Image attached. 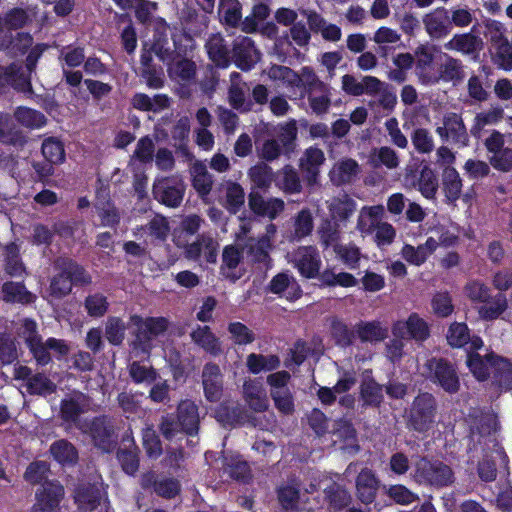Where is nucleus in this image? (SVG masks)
Here are the masks:
<instances>
[{"mask_svg": "<svg viewBox=\"0 0 512 512\" xmlns=\"http://www.w3.org/2000/svg\"><path fill=\"white\" fill-rule=\"evenodd\" d=\"M479 41L477 37L466 33L455 35L451 40L445 43L444 47L447 50H454L463 54L474 53L478 48Z\"/></svg>", "mask_w": 512, "mask_h": 512, "instance_id": "51", "label": "nucleus"}, {"mask_svg": "<svg viewBox=\"0 0 512 512\" xmlns=\"http://www.w3.org/2000/svg\"><path fill=\"white\" fill-rule=\"evenodd\" d=\"M326 203L331 220L338 223L346 222L354 214L357 207L356 202L347 194L333 197Z\"/></svg>", "mask_w": 512, "mask_h": 512, "instance_id": "24", "label": "nucleus"}, {"mask_svg": "<svg viewBox=\"0 0 512 512\" xmlns=\"http://www.w3.org/2000/svg\"><path fill=\"white\" fill-rule=\"evenodd\" d=\"M507 308L505 296L499 294L490 298L488 302L482 303L478 308L479 317L483 320L497 319Z\"/></svg>", "mask_w": 512, "mask_h": 512, "instance_id": "49", "label": "nucleus"}, {"mask_svg": "<svg viewBox=\"0 0 512 512\" xmlns=\"http://www.w3.org/2000/svg\"><path fill=\"white\" fill-rule=\"evenodd\" d=\"M205 47L210 60L217 66L225 68L229 65V50L220 34L211 35Z\"/></svg>", "mask_w": 512, "mask_h": 512, "instance_id": "37", "label": "nucleus"}, {"mask_svg": "<svg viewBox=\"0 0 512 512\" xmlns=\"http://www.w3.org/2000/svg\"><path fill=\"white\" fill-rule=\"evenodd\" d=\"M178 421L181 430L189 435H194L198 431L199 413L197 405L190 401H182L178 406Z\"/></svg>", "mask_w": 512, "mask_h": 512, "instance_id": "33", "label": "nucleus"}, {"mask_svg": "<svg viewBox=\"0 0 512 512\" xmlns=\"http://www.w3.org/2000/svg\"><path fill=\"white\" fill-rule=\"evenodd\" d=\"M435 398L429 393L418 395L409 413V425L418 432L430 430L435 423Z\"/></svg>", "mask_w": 512, "mask_h": 512, "instance_id": "5", "label": "nucleus"}, {"mask_svg": "<svg viewBox=\"0 0 512 512\" xmlns=\"http://www.w3.org/2000/svg\"><path fill=\"white\" fill-rule=\"evenodd\" d=\"M8 84L22 92L31 90L29 77L15 64L7 68L0 66V90Z\"/></svg>", "mask_w": 512, "mask_h": 512, "instance_id": "31", "label": "nucleus"}, {"mask_svg": "<svg viewBox=\"0 0 512 512\" xmlns=\"http://www.w3.org/2000/svg\"><path fill=\"white\" fill-rule=\"evenodd\" d=\"M74 498L78 507L88 512L94 510L100 503L102 491L98 485H83L76 490Z\"/></svg>", "mask_w": 512, "mask_h": 512, "instance_id": "38", "label": "nucleus"}, {"mask_svg": "<svg viewBox=\"0 0 512 512\" xmlns=\"http://www.w3.org/2000/svg\"><path fill=\"white\" fill-rule=\"evenodd\" d=\"M154 483L155 492L163 497L172 498L179 492V484L176 480L173 479H162L159 481H154L153 474H145L142 477V485L147 487L148 485Z\"/></svg>", "mask_w": 512, "mask_h": 512, "instance_id": "50", "label": "nucleus"}, {"mask_svg": "<svg viewBox=\"0 0 512 512\" xmlns=\"http://www.w3.org/2000/svg\"><path fill=\"white\" fill-rule=\"evenodd\" d=\"M325 162V156L321 149L317 147L307 148L300 158V168L306 175L309 185L317 182L319 168Z\"/></svg>", "mask_w": 512, "mask_h": 512, "instance_id": "22", "label": "nucleus"}, {"mask_svg": "<svg viewBox=\"0 0 512 512\" xmlns=\"http://www.w3.org/2000/svg\"><path fill=\"white\" fill-rule=\"evenodd\" d=\"M287 259L301 276L311 279L319 275L322 261L315 246H300L288 253Z\"/></svg>", "mask_w": 512, "mask_h": 512, "instance_id": "6", "label": "nucleus"}, {"mask_svg": "<svg viewBox=\"0 0 512 512\" xmlns=\"http://www.w3.org/2000/svg\"><path fill=\"white\" fill-rule=\"evenodd\" d=\"M277 228L274 224H268L265 234L257 239L251 238L247 244V253L252 261L264 263L269 259V252L272 249V242Z\"/></svg>", "mask_w": 512, "mask_h": 512, "instance_id": "15", "label": "nucleus"}, {"mask_svg": "<svg viewBox=\"0 0 512 512\" xmlns=\"http://www.w3.org/2000/svg\"><path fill=\"white\" fill-rule=\"evenodd\" d=\"M227 330L229 332L230 339L236 345L241 346L251 344L256 338L255 333L241 322H230Z\"/></svg>", "mask_w": 512, "mask_h": 512, "instance_id": "54", "label": "nucleus"}, {"mask_svg": "<svg viewBox=\"0 0 512 512\" xmlns=\"http://www.w3.org/2000/svg\"><path fill=\"white\" fill-rule=\"evenodd\" d=\"M222 463L224 471L237 480H244L250 474L248 464L241 460L239 455L223 457Z\"/></svg>", "mask_w": 512, "mask_h": 512, "instance_id": "57", "label": "nucleus"}, {"mask_svg": "<svg viewBox=\"0 0 512 512\" xmlns=\"http://www.w3.org/2000/svg\"><path fill=\"white\" fill-rule=\"evenodd\" d=\"M42 153L51 164H60L65 159L63 144L55 138H48L43 142Z\"/></svg>", "mask_w": 512, "mask_h": 512, "instance_id": "62", "label": "nucleus"}, {"mask_svg": "<svg viewBox=\"0 0 512 512\" xmlns=\"http://www.w3.org/2000/svg\"><path fill=\"white\" fill-rule=\"evenodd\" d=\"M436 242L427 238L425 243L418 246L405 243L400 251L401 257L411 265L421 266L435 252Z\"/></svg>", "mask_w": 512, "mask_h": 512, "instance_id": "25", "label": "nucleus"}, {"mask_svg": "<svg viewBox=\"0 0 512 512\" xmlns=\"http://www.w3.org/2000/svg\"><path fill=\"white\" fill-rule=\"evenodd\" d=\"M278 186L286 193L300 192L301 183L296 170L290 166H285L279 172Z\"/></svg>", "mask_w": 512, "mask_h": 512, "instance_id": "60", "label": "nucleus"}, {"mask_svg": "<svg viewBox=\"0 0 512 512\" xmlns=\"http://www.w3.org/2000/svg\"><path fill=\"white\" fill-rule=\"evenodd\" d=\"M90 276L78 264L67 260L63 261L61 265V272L53 277L50 284V294L53 297L61 298L67 295L73 283H89Z\"/></svg>", "mask_w": 512, "mask_h": 512, "instance_id": "4", "label": "nucleus"}, {"mask_svg": "<svg viewBox=\"0 0 512 512\" xmlns=\"http://www.w3.org/2000/svg\"><path fill=\"white\" fill-rule=\"evenodd\" d=\"M411 142L420 154H429L435 147L433 135L425 128H416L411 134Z\"/></svg>", "mask_w": 512, "mask_h": 512, "instance_id": "55", "label": "nucleus"}, {"mask_svg": "<svg viewBox=\"0 0 512 512\" xmlns=\"http://www.w3.org/2000/svg\"><path fill=\"white\" fill-rule=\"evenodd\" d=\"M427 376L438 383L446 392L455 393L459 390L460 382L453 366L443 360L430 359L425 364Z\"/></svg>", "mask_w": 512, "mask_h": 512, "instance_id": "9", "label": "nucleus"}, {"mask_svg": "<svg viewBox=\"0 0 512 512\" xmlns=\"http://www.w3.org/2000/svg\"><path fill=\"white\" fill-rule=\"evenodd\" d=\"M129 375L137 384H151L157 378V373L152 367L137 361L129 365Z\"/></svg>", "mask_w": 512, "mask_h": 512, "instance_id": "59", "label": "nucleus"}, {"mask_svg": "<svg viewBox=\"0 0 512 512\" xmlns=\"http://www.w3.org/2000/svg\"><path fill=\"white\" fill-rule=\"evenodd\" d=\"M502 359H498L494 354H486L485 359L476 352H470L467 357V365L470 371L478 380H485L490 371L504 365Z\"/></svg>", "mask_w": 512, "mask_h": 512, "instance_id": "18", "label": "nucleus"}, {"mask_svg": "<svg viewBox=\"0 0 512 512\" xmlns=\"http://www.w3.org/2000/svg\"><path fill=\"white\" fill-rule=\"evenodd\" d=\"M413 477L420 484L445 486L452 482L453 474L442 462L422 457L415 462Z\"/></svg>", "mask_w": 512, "mask_h": 512, "instance_id": "3", "label": "nucleus"}, {"mask_svg": "<svg viewBox=\"0 0 512 512\" xmlns=\"http://www.w3.org/2000/svg\"><path fill=\"white\" fill-rule=\"evenodd\" d=\"M185 185L181 178L173 176L157 179L153 185L154 197L169 207H178L184 196Z\"/></svg>", "mask_w": 512, "mask_h": 512, "instance_id": "7", "label": "nucleus"}, {"mask_svg": "<svg viewBox=\"0 0 512 512\" xmlns=\"http://www.w3.org/2000/svg\"><path fill=\"white\" fill-rule=\"evenodd\" d=\"M64 488L58 482H46L37 493V501L32 512H59Z\"/></svg>", "mask_w": 512, "mask_h": 512, "instance_id": "11", "label": "nucleus"}, {"mask_svg": "<svg viewBox=\"0 0 512 512\" xmlns=\"http://www.w3.org/2000/svg\"><path fill=\"white\" fill-rule=\"evenodd\" d=\"M50 453L62 465L74 464L78 459L75 447L67 440L61 439L50 446Z\"/></svg>", "mask_w": 512, "mask_h": 512, "instance_id": "45", "label": "nucleus"}, {"mask_svg": "<svg viewBox=\"0 0 512 512\" xmlns=\"http://www.w3.org/2000/svg\"><path fill=\"white\" fill-rule=\"evenodd\" d=\"M269 290L282 295L288 300H295L301 296L302 290L296 279L287 272L275 275L269 283Z\"/></svg>", "mask_w": 512, "mask_h": 512, "instance_id": "23", "label": "nucleus"}, {"mask_svg": "<svg viewBox=\"0 0 512 512\" xmlns=\"http://www.w3.org/2000/svg\"><path fill=\"white\" fill-rule=\"evenodd\" d=\"M436 133L444 141L451 140L463 145L467 142V131L463 120L460 115L453 112L444 115L443 125L436 128Z\"/></svg>", "mask_w": 512, "mask_h": 512, "instance_id": "13", "label": "nucleus"}, {"mask_svg": "<svg viewBox=\"0 0 512 512\" xmlns=\"http://www.w3.org/2000/svg\"><path fill=\"white\" fill-rule=\"evenodd\" d=\"M393 337L413 339L424 342L430 336L428 323L417 313H412L405 320H398L392 325Z\"/></svg>", "mask_w": 512, "mask_h": 512, "instance_id": "10", "label": "nucleus"}, {"mask_svg": "<svg viewBox=\"0 0 512 512\" xmlns=\"http://www.w3.org/2000/svg\"><path fill=\"white\" fill-rule=\"evenodd\" d=\"M464 292L473 303H486L491 298L490 288L477 280L468 282L464 287Z\"/></svg>", "mask_w": 512, "mask_h": 512, "instance_id": "64", "label": "nucleus"}, {"mask_svg": "<svg viewBox=\"0 0 512 512\" xmlns=\"http://www.w3.org/2000/svg\"><path fill=\"white\" fill-rule=\"evenodd\" d=\"M418 189L427 199H433L438 190V180L435 173L428 167H424L420 172Z\"/></svg>", "mask_w": 512, "mask_h": 512, "instance_id": "58", "label": "nucleus"}, {"mask_svg": "<svg viewBox=\"0 0 512 512\" xmlns=\"http://www.w3.org/2000/svg\"><path fill=\"white\" fill-rule=\"evenodd\" d=\"M358 173V163L351 158H344L333 165L329 177L333 184L342 185L350 183Z\"/></svg>", "mask_w": 512, "mask_h": 512, "instance_id": "32", "label": "nucleus"}, {"mask_svg": "<svg viewBox=\"0 0 512 512\" xmlns=\"http://www.w3.org/2000/svg\"><path fill=\"white\" fill-rule=\"evenodd\" d=\"M225 191V207L231 212L236 213L245 202L244 189L238 183L227 181L223 184Z\"/></svg>", "mask_w": 512, "mask_h": 512, "instance_id": "44", "label": "nucleus"}, {"mask_svg": "<svg viewBox=\"0 0 512 512\" xmlns=\"http://www.w3.org/2000/svg\"><path fill=\"white\" fill-rule=\"evenodd\" d=\"M202 218L198 215H189L183 218L178 228L173 231V242L177 247L187 246L189 238L200 229Z\"/></svg>", "mask_w": 512, "mask_h": 512, "instance_id": "36", "label": "nucleus"}, {"mask_svg": "<svg viewBox=\"0 0 512 512\" xmlns=\"http://www.w3.org/2000/svg\"><path fill=\"white\" fill-rule=\"evenodd\" d=\"M128 445L118 452V460L125 473L133 475L139 468V459L137 448L134 445L133 439L127 438Z\"/></svg>", "mask_w": 512, "mask_h": 512, "instance_id": "48", "label": "nucleus"}, {"mask_svg": "<svg viewBox=\"0 0 512 512\" xmlns=\"http://www.w3.org/2000/svg\"><path fill=\"white\" fill-rule=\"evenodd\" d=\"M504 111L501 107H491L490 109L478 113L474 118V124L471 133L480 137L481 131L490 125H495L503 119Z\"/></svg>", "mask_w": 512, "mask_h": 512, "instance_id": "42", "label": "nucleus"}, {"mask_svg": "<svg viewBox=\"0 0 512 512\" xmlns=\"http://www.w3.org/2000/svg\"><path fill=\"white\" fill-rule=\"evenodd\" d=\"M442 190L449 202H455L461 196L462 179L454 167H445L441 174Z\"/></svg>", "mask_w": 512, "mask_h": 512, "instance_id": "35", "label": "nucleus"}, {"mask_svg": "<svg viewBox=\"0 0 512 512\" xmlns=\"http://www.w3.org/2000/svg\"><path fill=\"white\" fill-rule=\"evenodd\" d=\"M91 409L90 399L80 392H74L61 403V416L65 421L76 422L79 415Z\"/></svg>", "mask_w": 512, "mask_h": 512, "instance_id": "21", "label": "nucleus"}, {"mask_svg": "<svg viewBox=\"0 0 512 512\" xmlns=\"http://www.w3.org/2000/svg\"><path fill=\"white\" fill-rule=\"evenodd\" d=\"M267 75L271 80L279 81L290 88H304L307 93L314 91H324L326 84L322 82L310 67H302L299 73L291 68L281 65H273Z\"/></svg>", "mask_w": 512, "mask_h": 512, "instance_id": "1", "label": "nucleus"}, {"mask_svg": "<svg viewBox=\"0 0 512 512\" xmlns=\"http://www.w3.org/2000/svg\"><path fill=\"white\" fill-rule=\"evenodd\" d=\"M183 248L189 259L196 260L202 256L209 263L216 262L218 243L208 235H200L196 241L188 243Z\"/></svg>", "mask_w": 512, "mask_h": 512, "instance_id": "16", "label": "nucleus"}, {"mask_svg": "<svg viewBox=\"0 0 512 512\" xmlns=\"http://www.w3.org/2000/svg\"><path fill=\"white\" fill-rule=\"evenodd\" d=\"M318 235L320 243L324 248L330 246L334 248V245L339 244L340 240L341 230L339 223L333 220L324 221L318 229Z\"/></svg>", "mask_w": 512, "mask_h": 512, "instance_id": "52", "label": "nucleus"}, {"mask_svg": "<svg viewBox=\"0 0 512 512\" xmlns=\"http://www.w3.org/2000/svg\"><path fill=\"white\" fill-rule=\"evenodd\" d=\"M130 323L136 328V345L145 353L152 349L153 339L164 334L169 326V321L165 317L143 318L133 315L130 317Z\"/></svg>", "mask_w": 512, "mask_h": 512, "instance_id": "2", "label": "nucleus"}, {"mask_svg": "<svg viewBox=\"0 0 512 512\" xmlns=\"http://www.w3.org/2000/svg\"><path fill=\"white\" fill-rule=\"evenodd\" d=\"M334 252L338 259L350 269H356L361 259V251L358 246L353 243L335 244Z\"/></svg>", "mask_w": 512, "mask_h": 512, "instance_id": "47", "label": "nucleus"}, {"mask_svg": "<svg viewBox=\"0 0 512 512\" xmlns=\"http://www.w3.org/2000/svg\"><path fill=\"white\" fill-rule=\"evenodd\" d=\"M243 394L248 406L256 411L263 412L269 407L266 392L257 380H247L243 384Z\"/></svg>", "mask_w": 512, "mask_h": 512, "instance_id": "28", "label": "nucleus"}, {"mask_svg": "<svg viewBox=\"0 0 512 512\" xmlns=\"http://www.w3.org/2000/svg\"><path fill=\"white\" fill-rule=\"evenodd\" d=\"M371 161L375 166L384 165L388 169H396L399 166V157L395 150L388 146L374 149L371 153Z\"/></svg>", "mask_w": 512, "mask_h": 512, "instance_id": "56", "label": "nucleus"}, {"mask_svg": "<svg viewBox=\"0 0 512 512\" xmlns=\"http://www.w3.org/2000/svg\"><path fill=\"white\" fill-rule=\"evenodd\" d=\"M202 384L208 401L217 402L220 400L223 390V376L217 364L208 363L204 366Z\"/></svg>", "mask_w": 512, "mask_h": 512, "instance_id": "14", "label": "nucleus"}, {"mask_svg": "<svg viewBox=\"0 0 512 512\" xmlns=\"http://www.w3.org/2000/svg\"><path fill=\"white\" fill-rule=\"evenodd\" d=\"M246 366L250 373L259 374L277 369L280 366V359L276 355L250 353L246 358Z\"/></svg>", "mask_w": 512, "mask_h": 512, "instance_id": "41", "label": "nucleus"}, {"mask_svg": "<svg viewBox=\"0 0 512 512\" xmlns=\"http://www.w3.org/2000/svg\"><path fill=\"white\" fill-rule=\"evenodd\" d=\"M194 62L188 59L174 60L168 67L169 76L177 81H189L195 75Z\"/></svg>", "mask_w": 512, "mask_h": 512, "instance_id": "53", "label": "nucleus"}, {"mask_svg": "<svg viewBox=\"0 0 512 512\" xmlns=\"http://www.w3.org/2000/svg\"><path fill=\"white\" fill-rule=\"evenodd\" d=\"M194 344L202 348L207 353L218 356L222 353L221 342L208 326L198 325L190 334Z\"/></svg>", "mask_w": 512, "mask_h": 512, "instance_id": "29", "label": "nucleus"}, {"mask_svg": "<svg viewBox=\"0 0 512 512\" xmlns=\"http://www.w3.org/2000/svg\"><path fill=\"white\" fill-rule=\"evenodd\" d=\"M242 259V250L234 245L226 246L222 254L221 273L226 278L233 281L240 278V273L236 270Z\"/></svg>", "mask_w": 512, "mask_h": 512, "instance_id": "39", "label": "nucleus"}, {"mask_svg": "<svg viewBox=\"0 0 512 512\" xmlns=\"http://www.w3.org/2000/svg\"><path fill=\"white\" fill-rule=\"evenodd\" d=\"M192 185L199 196L208 195L212 189L213 179L204 163L196 161L190 170Z\"/></svg>", "mask_w": 512, "mask_h": 512, "instance_id": "40", "label": "nucleus"}, {"mask_svg": "<svg viewBox=\"0 0 512 512\" xmlns=\"http://www.w3.org/2000/svg\"><path fill=\"white\" fill-rule=\"evenodd\" d=\"M447 341L452 347H463L470 343V348L478 350L483 346L479 337L470 338L469 329L465 323L455 322L450 325L447 332Z\"/></svg>", "mask_w": 512, "mask_h": 512, "instance_id": "30", "label": "nucleus"}, {"mask_svg": "<svg viewBox=\"0 0 512 512\" xmlns=\"http://www.w3.org/2000/svg\"><path fill=\"white\" fill-rule=\"evenodd\" d=\"M249 207L257 215L274 219L284 209V202L278 198L265 200L260 194L251 192Z\"/></svg>", "mask_w": 512, "mask_h": 512, "instance_id": "26", "label": "nucleus"}, {"mask_svg": "<svg viewBox=\"0 0 512 512\" xmlns=\"http://www.w3.org/2000/svg\"><path fill=\"white\" fill-rule=\"evenodd\" d=\"M433 53L431 50L421 45L414 52L415 73L419 82L423 85H431L438 82V77L428 70L433 63Z\"/></svg>", "mask_w": 512, "mask_h": 512, "instance_id": "20", "label": "nucleus"}, {"mask_svg": "<svg viewBox=\"0 0 512 512\" xmlns=\"http://www.w3.org/2000/svg\"><path fill=\"white\" fill-rule=\"evenodd\" d=\"M233 57L240 69L248 71L259 61L260 54L250 37L238 36L233 44Z\"/></svg>", "mask_w": 512, "mask_h": 512, "instance_id": "12", "label": "nucleus"}, {"mask_svg": "<svg viewBox=\"0 0 512 512\" xmlns=\"http://www.w3.org/2000/svg\"><path fill=\"white\" fill-rule=\"evenodd\" d=\"M426 32L432 38H442L450 32L449 15L446 9L437 8L423 17Z\"/></svg>", "mask_w": 512, "mask_h": 512, "instance_id": "19", "label": "nucleus"}, {"mask_svg": "<svg viewBox=\"0 0 512 512\" xmlns=\"http://www.w3.org/2000/svg\"><path fill=\"white\" fill-rule=\"evenodd\" d=\"M384 214L382 205L363 206L358 214L356 230L362 238L371 236L381 223Z\"/></svg>", "mask_w": 512, "mask_h": 512, "instance_id": "17", "label": "nucleus"}, {"mask_svg": "<svg viewBox=\"0 0 512 512\" xmlns=\"http://www.w3.org/2000/svg\"><path fill=\"white\" fill-rule=\"evenodd\" d=\"M361 397L366 405L378 406L383 400L382 386L374 380L363 381Z\"/></svg>", "mask_w": 512, "mask_h": 512, "instance_id": "63", "label": "nucleus"}, {"mask_svg": "<svg viewBox=\"0 0 512 512\" xmlns=\"http://www.w3.org/2000/svg\"><path fill=\"white\" fill-rule=\"evenodd\" d=\"M230 88L228 92V100L230 105L240 111L246 112L250 110V103L246 102L245 94L247 91L246 84L241 81V76L237 72L230 75Z\"/></svg>", "mask_w": 512, "mask_h": 512, "instance_id": "34", "label": "nucleus"}, {"mask_svg": "<svg viewBox=\"0 0 512 512\" xmlns=\"http://www.w3.org/2000/svg\"><path fill=\"white\" fill-rule=\"evenodd\" d=\"M18 336L24 340L36 362L40 365H46L50 362L49 352L45 351L43 339L38 334L37 323L30 319L21 321L17 329Z\"/></svg>", "mask_w": 512, "mask_h": 512, "instance_id": "8", "label": "nucleus"}, {"mask_svg": "<svg viewBox=\"0 0 512 512\" xmlns=\"http://www.w3.org/2000/svg\"><path fill=\"white\" fill-rule=\"evenodd\" d=\"M379 487V481L370 469H363L356 479L357 497L362 503L370 504L374 501Z\"/></svg>", "mask_w": 512, "mask_h": 512, "instance_id": "27", "label": "nucleus"}, {"mask_svg": "<svg viewBox=\"0 0 512 512\" xmlns=\"http://www.w3.org/2000/svg\"><path fill=\"white\" fill-rule=\"evenodd\" d=\"M356 333L364 342H379L387 337L388 329L378 321L363 322L357 325Z\"/></svg>", "mask_w": 512, "mask_h": 512, "instance_id": "43", "label": "nucleus"}, {"mask_svg": "<svg viewBox=\"0 0 512 512\" xmlns=\"http://www.w3.org/2000/svg\"><path fill=\"white\" fill-rule=\"evenodd\" d=\"M248 176L256 187L266 189L272 183L273 172L268 165L261 163L251 167Z\"/></svg>", "mask_w": 512, "mask_h": 512, "instance_id": "61", "label": "nucleus"}, {"mask_svg": "<svg viewBox=\"0 0 512 512\" xmlns=\"http://www.w3.org/2000/svg\"><path fill=\"white\" fill-rule=\"evenodd\" d=\"M218 15L222 22L235 27L241 20V5L238 0H219Z\"/></svg>", "mask_w": 512, "mask_h": 512, "instance_id": "46", "label": "nucleus"}]
</instances>
